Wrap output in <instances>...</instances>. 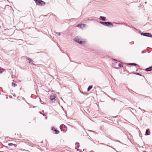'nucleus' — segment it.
<instances>
[{
    "label": "nucleus",
    "mask_w": 152,
    "mask_h": 152,
    "mask_svg": "<svg viewBox=\"0 0 152 152\" xmlns=\"http://www.w3.org/2000/svg\"><path fill=\"white\" fill-rule=\"evenodd\" d=\"M37 5L43 6L45 4V3L41 0H34Z\"/></svg>",
    "instance_id": "obj_1"
},
{
    "label": "nucleus",
    "mask_w": 152,
    "mask_h": 152,
    "mask_svg": "<svg viewBox=\"0 0 152 152\" xmlns=\"http://www.w3.org/2000/svg\"><path fill=\"white\" fill-rule=\"evenodd\" d=\"M50 99L53 102H55L57 99L56 95L54 94H52L50 96Z\"/></svg>",
    "instance_id": "obj_2"
},
{
    "label": "nucleus",
    "mask_w": 152,
    "mask_h": 152,
    "mask_svg": "<svg viewBox=\"0 0 152 152\" xmlns=\"http://www.w3.org/2000/svg\"><path fill=\"white\" fill-rule=\"evenodd\" d=\"M74 40L77 42H78L80 44H83L85 43V41L84 40L81 41L80 39L78 37H76L74 39Z\"/></svg>",
    "instance_id": "obj_3"
},
{
    "label": "nucleus",
    "mask_w": 152,
    "mask_h": 152,
    "mask_svg": "<svg viewBox=\"0 0 152 152\" xmlns=\"http://www.w3.org/2000/svg\"><path fill=\"white\" fill-rule=\"evenodd\" d=\"M141 34L144 36L149 37H151L152 36V35L151 34L147 33H142Z\"/></svg>",
    "instance_id": "obj_4"
},
{
    "label": "nucleus",
    "mask_w": 152,
    "mask_h": 152,
    "mask_svg": "<svg viewBox=\"0 0 152 152\" xmlns=\"http://www.w3.org/2000/svg\"><path fill=\"white\" fill-rule=\"evenodd\" d=\"M60 128L61 131H62L63 129H64V130L66 129H67V127L64 124L61 125L60 126Z\"/></svg>",
    "instance_id": "obj_5"
},
{
    "label": "nucleus",
    "mask_w": 152,
    "mask_h": 152,
    "mask_svg": "<svg viewBox=\"0 0 152 152\" xmlns=\"http://www.w3.org/2000/svg\"><path fill=\"white\" fill-rule=\"evenodd\" d=\"M85 26V24H79L77 26V27H80V28H82V27H84Z\"/></svg>",
    "instance_id": "obj_6"
},
{
    "label": "nucleus",
    "mask_w": 152,
    "mask_h": 152,
    "mask_svg": "<svg viewBox=\"0 0 152 152\" xmlns=\"http://www.w3.org/2000/svg\"><path fill=\"white\" fill-rule=\"evenodd\" d=\"M106 23H107L105 24V25L108 26L109 25H111V27L113 26V25L110 22H106Z\"/></svg>",
    "instance_id": "obj_7"
},
{
    "label": "nucleus",
    "mask_w": 152,
    "mask_h": 152,
    "mask_svg": "<svg viewBox=\"0 0 152 152\" xmlns=\"http://www.w3.org/2000/svg\"><path fill=\"white\" fill-rule=\"evenodd\" d=\"M152 69V67H150L145 69V70L146 71H151Z\"/></svg>",
    "instance_id": "obj_8"
},
{
    "label": "nucleus",
    "mask_w": 152,
    "mask_h": 152,
    "mask_svg": "<svg viewBox=\"0 0 152 152\" xmlns=\"http://www.w3.org/2000/svg\"><path fill=\"white\" fill-rule=\"evenodd\" d=\"M99 19L102 20H106V18L104 17L100 16Z\"/></svg>",
    "instance_id": "obj_9"
},
{
    "label": "nucleus",
    "mask_w": 152,
    "mask_h": 152,
    "mask_svg": "<svg viewBox=\"0 0 152 152\" xmlns=\"http://www.w3.org/2000/svg\"><path fill=\"white\" fill-rule=\"evenodd\" d=\"M146 134L147 135H149L150 134V131L149 129H148L146 130Z\"/></svg>",
    "instance_id": "obj_10"
},
{
    "label": "nucleus",
    "mask_w": 152,
    "mask_h": 152,
    "mask_svg": "<svg viewBox=\"0 0 152 152\" xmlns=\"http://www.w3.org/2000/svg\"><path fill=\"white\" fill-rule=\"evenodd\" d=\"M92 88V86H89L87 89V91H89Z\"/></svg>",
    "instance_id": "obj_11"
},
{
    "label": "nucleus",
    "mask_w": 152,
    "mask_h": 152,
    "mask_svg": "<svg viewBox=\"0 0 152 152\" xmlns=\"http://www.w3.org/2000/svg\"><path fill=\"white\" fill-rule=\"evenodd\" d=\"M27 59L29 61V63H31L33 61L30 58H27Z\"/></svg>",
    "instance_id": "obj_12"
},
{
    "label": "nucleus",
    "mask_w": 152,
    "mask_h": 152,
    "mask_svg": "<svg viewBox=\"0 0 152 152\" xmlns=\"http://www.w3.org/2000/svg\"><path fill=\"white\" fill-rule=\"evenodd\" d=\"M54 131L55 132V134H58L59 133V131L56 129L54 130Z\"/></svg>",
    "instance_id": "obj_13"
},
{
    "label": "nucleus",
    "mask_w": 152,
    "mask_h": 152,
    "mask_svg": "<svg viewBox=\"0 0 152 152\" xmlns=\"http://www.w3.org/2000/svg\"><path fill=\"white\" fill-rule=\"evenodd\" d=\"M100 23L104 25H105V24H106L107 23H106V22H100Z\"/></svg>",
    "instance_id": "obj_14"
},
{
    "label": "nucleus",
    "mask_w": 152,
    "mask_h": 152,
    "mask_svg": "<svg viewBox=\"0 0 152 152\" xmlns=\"http://www.w3.org/2000/svg\"><path fill=\"white\" fill-rule=\"evenodd\" d=\"M128 64L129 65H134V66H136V65H137V64L135 63H129V64Z\"/></svg>",
    "instance_id": "obj_15"
},
{
    "label": "nucleus",
    "mask_w": 152,
    "mask_h": 152,
    "mask_svg": "<svg viewBox=\"0 0 152 152\" xmlns=\"http://www.w3.org/2000/svg\"><path fill=\"white\" fill-rule=\"evenodd\" d=\"M17 85L15 83H12V86L13 87H15V86H16Z\"/></svg>",
    "instance_id": "obj_16"
},
{
    "label": "nucleus",
    "mask_w": 152,
    "mask_h": 152,
    "mask_svg": "<svg viewBox=\"0 0 152 152\" xmlns=\"http://www.w3.org/2000/svg\"><path fill=\"white\" fill-rule=\"evenodd\" d=\"M10 146H12V145H14V146L15 147H16L17 146V145H16V144H12V143H10Z\"/></svg>",
    "instance_id": "obj_17"
},
{
    "label": "nucleus",
    "mask_w": 152,
    "mask_h": 152,
    "mask_svg": "<svg viewBox=\"0 0 152 152\" xmlns=\"http://www.w3.org/2000/svg\"><path fill=\"white\" fill-rule=\"evenodd\" d=\"M119 66L120 67H123V66L122 64H119Z\"/></svg>",
    "instance_id": "obj_18"
},
{
    "label": "nucleus",
    "mask_w": 152,
    "mask_h": 152,
    "mask_svg": "<svg viewBox=\"0 0 152 152\" xmlns=\"http://www.w3.org/2000/svg\"><path fill=\"white\" fill-rule=\"evenodd\" d=\"M3 69L0 67V73L2 72Z\"/></svg>",
    "instance_id": "obj_19"
},
{
    "label": "nucleus",
    "mask_w": 152,
    "mask_h": 152,
    "mask_svg": "<svg viewBox=\"0 0 152 152\" xmlns=\"http://www.w3.org/2000/svg\"><path fill=\"white\" fill-rule=\"evenodd\" d=\"M55 129L54 127H52V130L54 131Z\"/></svg>",
    "instance_id": "obj_20"
},
{
    "label": "nucleus",
    "mask_w": 152,
    "mask_h": 152,
    "mask_svg": "<svg viewBox=\"0 0 152 152\" xmlns=\"http://www.w3.org/2000/svg\"><path fill=\"white\" fill-rule=\"evenodd\" d=\"M135 74H136V75H140V76H141V75L140 74V73H135Z\"/></svg>",
    "instance_id": "obj_21"
},
{
    "label": "nucleus",
    "mask_w": 152,
    "mask_h": 152,
    "mask_svg": "<svg viewBox=\"0 0 152 152\" xmlns=\"http://www.w3.org/2000/svg\"><path fill=\"white\" fill-rule=\"evenodd\" d=\"M20 135V138H24L23 136L22 135Z\"/></svg>",
    "instance_id": "obj_22"
},
{
    "label": "nucleus",
    "mask_w": 152,
    "mask_h": 152,
    "mask_svg": "<svg viewBox=\"0 0 152 152\" xmlns=\"http://www.w3.org/2000/svg\"><path fill=\"white\" fill-rule=\"evenodd\" d=\"M6 98L7 99H8V97H6Z\"/></svg>",
    "instance_id": "obj_23"
},
{
    "label": "nucleus",
    "mask_w": 152,
    "mask_h": 152,
    "mask_svg": "<svg viewBox=\"0 0 152 152\" xmlns=\"http://www.w3.org/2000/svg\"><path fill=\"white\" fill-rule=\"evenodd\" d=\"M8 145H10V143H9V144H8Z\"/></svg>",
    "instance_id": "obj_24"
}]
</instances>
